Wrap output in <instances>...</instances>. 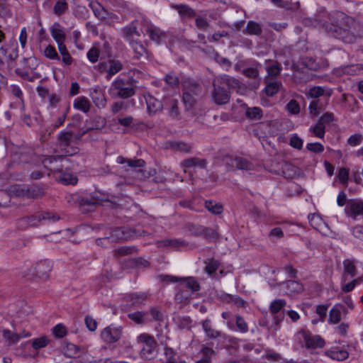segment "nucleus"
<instances>
[{
    "label": "nucleus",
    "instance_id": "46",
    "mask_svg": "<svg viewBox=\"0 0 363 363\" xmlns=\"http://www.w3.org/2000/svg\"><path fill=\"white\" fill-rule=\"evenodd\" d=\"M178 101L177 99H170L169 101V116L172 119H179V111L178 107Z\"/></svg>",
    "mask_w": 363,
    "mask_h": 363
},
{
    "label": "nucleus",
    "instance_id": "62",
    "mask_svg": "<svg viewBox=\"0 0 363 363\" xmlns=\"http://www.w3.org/2000/svg\"><path fill=\"white\" fill-rule=\"evenodd\" d=\"M349 356V353L346 350H333L331 351V357L333 359L343 361Z\"/></svg>",
    "mask_w": 363,
    "mask_h": 363
},
{
    "label": "nucleus",
    "instance_id": "19",
    "mask_svg": "<svg viewBox=\"0 0 363 363\" xmlns=\"http://www.w3.org/2000/svg\"><path fill=\"white\" fill-rule=\"evenodd\" d=\"M262 67L261 64L257 61H254L252 65L249 67H245L242 70V73L248 78L257 80L255 88L259 85L261 77L259 76V68Z\"/></svg>",
    "mask_w": 363,
    "mask_h": 363
},
{
    "label": "nucleus",
    "instance_id": "22",
    "mask_svg": "<svg viewBox=\"0 0 363 363\" xmlns=\"http://www.w3.org/2000/svg\"><path fill=\"white\" fill-rule=\"evenodd\" d=\"M266 86L264 91L268 96H273L278 93L280 88L282 86V84L280 81L274 80V79H269L268 77L264 78Z\"/></svg>",
    "mask_w": 363,
    "mask_h": 363
},
{
    "label": "nucleus",
    "instance_id": "23",
    "mask_svg": "<svg viewBox=\"0 0 363 363\" xmlns=\"http://www.w3.org/2000/svg\"><path fill=\"white\" fill-rule=\"evenodd\" d=\"M147 109L150 114H155L162 109L163 105L161 101L155 97L147 95L145 96Z\"/></svg>",
    "mask_w": 363,
    "mask_h": 363
},
{
    "label": "nucleus",
    "instance_id": "10",
    "mask_svg": "<svg viewBox=\"0 0 363 363\" xmlns=\"http://www.w3.org/2000/svg\"><path fill=\"white\" fill-rule=\"evenodd\" d=\"M226 164L230 167L228 170L233 169H241V170H252L254 169L253 164L246 158L242 157L231 156L226 157L225 159Z\"/></svg>",
    "mask_w": 363,
    "mask_h": 363
},
{
    "label": "nucleus",
    "instance_id": "28",
    "mask_svg": "<svg viewBox=\"0 0 363 363\" xmlns=\"http://www.w3.org/2000/svg\"><path fill=\"white\" fill-rule=\"evenodd\" d=\"M342 304H335L329 311V318L328 322L330 325L337 324L342 319Z\"/></svg>",
    "mask_w": 363,
    "mask_h": 363
},
{
    "label": "nucleus",
    "instance_id": "27",
    "mask_svg": "<svg viewBox=\"0 0 363 363\" xmlns=\"http://www.w3.org/2000/svg\"><path fill=\"white\" fill-rule=\"evenodd\" d=\"M3 337L8 342V345H16L21 338L30 336L29 333L20 335L12 333L8 329H4L2 333Z\"/></svg>",
    "mask_w": 363,
    "mask_h": 363
},
{
    "label": "nucleus",
    "instance_id": "58",
    "mask_svg": "<svg viewBox=\"0 0 363 363\" xmlns=\"http://www.w3.org/2000/svg\"><path fill=\"white\" fill-rule=\"evenodd\" d=\"M49 343V340L46 336L32 340V346L35 350H39L45 347Z\"/></svg>",
    "mask_w": 363,
    "mask_h": 363
},
{
    "label": "nucleus",
    "instance_id": "38",
    "mask_svg": "<svg viewBox=\"0 0 363 363\" xmlns=\"http://www.w3.org/2000/svg\"><path fill=\"white\" fill-rule=\"evenodd\" d=\"M117 162L119 164L126 163L128 167L132 168L143 167L145 164V162L143 159L131 160L123 157H118Z\"/></svg>",
    "mask_w": 363,
    "mask_h": 363
},
{
    "label": "nucleus",
    "instance_id": "5",
    "mask_svg": "<svg viewBox=\"0 0 363 363\" xmlns=\"http://www.w3.org/2000/svg\"><path fill=\"white\" fill-rule=\"evenodd\" d=\"M41 162L45 168L52 172H62L69 168V160L64 155L43 156Z\"/></svg>",
    "mask_w": 363,
    "mask_h": 363
},
{
    "label": "nucleus",
    "instance_id": "60",
    "mask_svg": "<svg viewBox=\"0 0 363 363\" xmlns=\"http://www.w3.org/2000/svg\"><path fill=\"white\" fill-rule=\"evenodd\" d=\"M206 240H214L218 239V235L216 230L211 228L203 227V235Z\"/></svg>",
    "mask_w": 363,
    "mask_h": 363
},
{
    "label": "nucleus",
    "instance_id": "47",
    "mask_svg": "<svg viewBox=\"0 0 363 363\" xmlns=\"http://www.w3.org/2000/svg\"><path fill=\"white\" fill-rule=\"evenodd\" d=\"M102 201L103 199L101 198L95 196H91L89 197L82 199L80 204L81 206H95L96 205H101Z\"/></svg>",
    "mask_w": 363,
    "mask_h": 363
},
{
    "label": "nucleus",
    "instance_id": "30",
    "mask_svg": "<svg viewBox=\"0 0 363 363\" xmlns=\"http://www.w3.org/2000/svg\"><path fill=\"white\" fill-rule=\"evenodd\" d=\"M201 324L206 337L209 339H217L221 337L222 333L212 328L210 319L203 320Z\"/></svg>",
    "mask_w": 363,
    "mask_h": 363
},
{
    "label": "nucleus",
    "instance_id": "14",
    "mask_svg": "<svg viewBox=\"0 0 363 363\" xmlns=\"http://www.w3.org/2000/svg\"><path fill=\"white\" fill-rule=\"evenodd\" d=\"M122 330L121 328L108 326L101 333V337L107 343L117 342L121 337Z\"/></svg>",
    "mask_w": 363,
    "mask_h": 363
},
{
    "label": "nucleus",
    "instance_id": "2",
    "mask_svg": "<svg viewBox=\"0 0 363 363\" xmlns=\"http://www.w3.org/2000/svg\"><path fill=\"white\" fill-rule=\"evenodd\" d=\"M121 36L128 43L131 48L134 59L140 60L141 57H145L149 60L152 57V55L147 48V42L140 40L141 34L138 31L136 23L134 21L121 28Z\"/></svg>",
    "mask_w": 363,
    "mask_h": 363
},
{
    "label": "nucleus",
    "instance_id": "34",
    "mask_svg": "<svg viewBox=\"0 0 363 363\" xmlns=\"http://www.w3.org/2000/svg\"><path fill=\"white\" fill-rule=\"evenodd\" d=\"M327 103H323L320 99L312 100L309 104V113L312 116H317L325 110Z\"/></svg>",
    "mask_w": 363,
    "mask_h": 363
},
{
    "label": "nucleus",
    "instance_id": "15",
    "mask_svg": "<svg viewBox=\"0 0 363 363\" xmlns=\"http://www.w3.org/2000/svg\"><path fill=\"white\" fill-rule=\"evenodd\" d=\"M183 91L199 96L202 94L201 84L195 79L189 78L182 82Z\"/></svg>",
    "mask_w": 363,
    "mask_h": 363
},
{
    "label": "nucleus",
    "instance_id": "6",
    "mask_svg": "<svg viewBox=\"0 0 363 363\" xmlns=\"http://www.w3.org/2000/svg\"><path fill=\"white\" fill-rule=\"evenodd\" d=\"M138 343H143L144 346L140 350V357L147 359L152 358L154 351L157 345L154 337L147 333H142L137 337Z\"/></svg>",
    "mask_w": 363,
    "mask_h": 363
},
{
    "label": "nucleus",
    "instance_id": "25",
    "mask_svg": "<svg viewBox=\"0 0 363 363\" xmlns=\"http://www.w3.org/2000/svg\"><path fill=\"white\" fill-rule=\"evenodd\" d=\"M179 283L184 288L189 289L191 293L197 292L201 289L200 284L194 277H181Z\"/></svg>",
    "mask_w": 363,
    "mask_h": 363
},
{
    "label": "nucleus",
    "instance_id": "55",
    "mask_svg": "<svg viewBox=\"0 0 363 363\" xmlns=\"http://www.w3.org/2000/svg\"><path fill=\"white\" fill-rule=\"evenodd\" d=\"M362 142L363 135L360 133H357L348 138L347 144L351 147H355L359 145Z\"/></svg>",
    "mask_w": 363,
    "mask_h": 363
},
{
    "label": "nucleus",
    "instance_id": "11",
    "mask_svg": "<svg viewBox=\"0 0 363 363\" xmlns=\"http://www.w3.org/2000/svg\"><path fill=\"white\" fill-rule=\"evenodd\" d=\"M300 333L303 337L306 348L315 349L324 347L325 342L320 335H313L310 332L303 330H301Z\"/></svg>",
    "mask_w": 363,
    "mask_h": 363
},
{
    "label": "nucleus",
    "instance_id": "61",
    "mask_svg": "<svg viewBox=\"0 0 363 363\" xmlns=\"http://www.w3.org/2000/svg\"><path fill=\"white\" fill-rule=\"evenodd\" d=\"M306 149L314 153H322L324 151V146L320 143H311L306 145Z\"/></svg>",
    "mask_w": 363,
    "mask_h": 363
},
{
    "label": "nucleus",
    "instance_id": "43",
    "mask_svg": "<svg viewBox=\"0 0 363 363\" xmlns=\"http://www.w3.org/2000/svg\"><path fill=\"white\" fill-rule=\"evenodd\" d=\"M58 180L60 183L65 185L68 184H76L77 183L78 179L77 177L73 174L67 172H62L59 176Z\"/></svg>",
    "mask_w": 363,
    "mask_h": 363
},
{
    "label": "nucleus",
    "instance_id": "32",
    "mask_svg": "<svg viewBox=\"0 0 363 363\" xmlns=\"http://www.w3.org/2000/svg\"><path fill=\"white\" fill-rule=\"evenodd\" d=\"M242 33L246 35L259 36L262 33V28L259 23L250 21L246 28L242 30Z\"/></svg>",
    "mask_w": 363,
    "mask_h": 363
},
{
    "label": "nucleus",
    "instance_id": "13",
    "mask_svg": "<svg viewBox=\"0 0 363 363\" xmlns=\"http://www.w3.org/2000/svg\"><path fill=\"white\" fill-rule=\"evenodd\" d=\"M52 265L49 260H40L35 263L33 268V273L40 279H46L49 277Z\"/></svg>",
    "mask_w": 363,
    "mask_h": 363
},
{
    "label": "nucleus",
    "instance_id": "37",
    "mask_svg": "<svg viewBox=\"0 0 363 363\" xmlns=\"http://www.w3.org/2000/svg\"><path fill=\"white\" fill-rule=\"evenodd\" d=\"M245 115L249 120L258 121L262 119L263 111L259 107H247Z\"/></svg>",
    "mask_w": 363,
    "mask_h": 363
},
{
    "label": "nucleus",
    "instance_id": "24",
    "mask_svg": "<svg viewBox=\"0 0 363 363\" xmlns=\"http://www.w3.org/2000/svg\"><path fill=\"white\" fill-rule=\"evenodd\" d=\"M106 121L105 118L96 116L90 122L86 121V129L82 131V135L92 130H100L106 125Z\"/></svg>",
    "mask_w": 363,
    "mask_h": 363
},
{
    "label": "nucleus",
    "instance_id": "35",
    "mask_svg": "<svg viewBox=\"0 0 363 363\" xmlns=\"http://www.w3.org/2000/svg\"><path fill=\"white\" fill-rule=\"evenodd\" d=\"M73 107L84 113H88L91 108V103L85 96H79L74 100Z\"/></svg>",
    "mask_w": 363,
    "mask_h": 363
},
{
    "label": "nucleus",
    "instance_id": "29",
    "mask_svg": "<svg viewBox=\"0 0 363 363\" xmlns=\"http://www.w3.org/2000/svg\"><path fill=\"white\" fill-rule=\"evenodd\" d=\"M147 295L145 292H135L127 294L125 299L127 302L130 303L131 306L141 305L147 299Z\"/></svg>",
    "mask_w": 363,
    "mask_h": 363
},
{
    "label": "nucleus",
    "instance_id": "9",
    "mask_svg": "<svg viewBox=\"0 0 363 363\" xmlns=\"http://www.w3.org/2000/svg\"><path fill=\"white\" fill-rule=\"evenodd\" d=\"M286 301L284 299L274 300L269 305V311L273 315V322L278 326L284 318V312L282 311Z\"/></svg>",
    "mask_w": 363,
    "mask_h": 363
},
{
    "label": "nucleus",
    "instance_id": "26",
    "mask_svg": "<svg viewBox=\"0 0 363 363\" xmlns=\"http://www.w3.org/2000/svg\"><path fill=\"white\" fill-rule=\"evenodd\" d=\"M50 33L57 43L65 41L66 35L60 23L55 22L52 24L50 28Z\"/></svg>",
    "mask_w": 363,
    "mask_h": 363
},
{
    "label": "nucleus",
    "instance_id": "16",
    "mask_svg": "<svg viewBox=\"0 0 363 363\" xmlns=\"http://www.w3.org/2000/svg\"><path fill=\"white\" fill-rule=\"evenodd\" d=\"M181 165L184 167V172H187V169L199 167L200 169H206L207 166V160L199 157H189L184 160Z\"/></svg>",
    "mask_w": 363,
    "mask_h": 363
},
{
    "label": "nucleus",
    "instance_id": "48",
    "mask_svg": "<svg viewBox=\"0 0 363 363\" xmlns=\"http://www.w3.org/2000/svg\"><path fill=\"white\" fill-rule=\"evenodd\" d=\"M52 332L55 337L61 339L67 334V328L62 323H58L52 328Z\"/></svg>",
    "mask_w": 363,
    "mask_h": 363
},
{
    "label": "nucleus",
    "instance_id": "8",
    "mask_svg": "<svg viewBox=\"0 0 363 363\" xmlns=\"http://www.w3.org/2000/svg\"><path fill=\"white\" fill-rule=\"evenodd\" d=\"M141 28L152 41L160 44L165 37V33L160 28L153 25L147 18H143L141 20Z\"/></svg>",
    "mask_w": 363,
    "mask_h": 363
},
{
    "label": "nucleus",
    "instance_id": "3",
    "mask_svg": "<svg viewBox=\"0 0 363 363\" xmlns=\"http://www.w3.org/2000/svg\"><path fill=\"white\" fill-rule=\"evenodd\" d=\"M136 89L135 79L118 77L111 84L108 93L113 98L127 99L135 94Z\"/></svg>",
    "mask_w": 363,
    "mask_h": 363
},
{
    "label": "nucleus",
    "instance_id": "64",
    "mask_svg": "<svg viewBox=\"0 0 363 363\" xmlns=\"http://www.w3.org/2000/svg\"><path fill=\"white\" fill-rule=\"evenodd\" d=\"M328 305H318L315 308V313L319 315V320L323 322L327 315Z\"/></svg>",
    "mask_w": 363,
    "mask_h": 363
},
{
    "label": "nucleus",
    "instance_id": "45",
    "mask_svg": "<svg viewBox=\"0 0 363 363\" xmlns=\"http://www.w3.org/2000/svg\"><path fill=\"white\" fill-rule=\"evenodd\" d=\"M205 263L206 265L204 270L210 276H212L220 267L219 261L214 259H210Z\"/></svg>",
    "mask_w": 363,
    "mask_h": 363
},
{
    "label": "nucleus",
    "instance_id": "33",
    "mask_svg": "<svg viewBox=\"0 0 363 363\" xmlns=\"http://www.w3.org/2000/svg\"><path fill=\"white\" fill-rule=\"evenodd\" d=\"M185 288L179 284L177 287V293L175 295V299L177 302L182 304H187L191 298V292L184 289Z\"/></svg>",
    "mask_w": 363,
    "mask_h": 363
},
{
    "label": "nucleus",
    "instance_id": "57",
    "mask_svg": "<svg viewBox=\"0 0 363 363\" xmlns=\"http://www.w3.org/2000/svg\"><path fill=\"white\" fill-rule=\"evenodd\" d=\"M286 284L291 293H300L303 290V285L296 281L289 280Z\"/></svg>",
    "mask_w": 363,
    "mask_h": 363
},
{
    "label": "nucleus",
    "instance_id": "52",
    "mask_svg": "<svg viewBox=\"0 0 363 363\" xmlns=\"http://www.w3.org/2000/svg\"><path fill=\"white\" fill-rule=\"evenodd\" d=\"M235 325L238 330L242 333H246L248 332V325L245 320L244 318L239 314L235 315Z\"/></svg>",
    "mask_w": 363,
    "mask_h": 363
},
{
    "label": "nucleus",
    "instance_id": "44",
    "mask_svg": "<svg viewBox=\"0 0 363 363\" xmlns=\"http://www.w3.org/2000/svg\"><path fill=\"white\" fill-rule=\"evenodd\" d=\"M164 79L166 84L173 89L177 88L179 84V77L174 72H169Z\"/></svg>",
    "mask_w": 363,
    "mask_h": 363
},
{
    "label": "nucleus",
    "instance_id": "39",
    "mask_svg": "<svg viewBox=\"0 0 363 363\" xmlns=\"http://www.w3.org/2000/svg\"><path fill=\"white\" fill-rule=\"evenodd\" d=\"M205 208L215 215H220L223 211V207L221 203L213 201L212 200H207L205 201Z\"/></svg>",
    "mask_w": 363,
    "mask_h": 363
},
{
    "label": "nucleus",
    "instance_id": "20",
    "mask_svg": "<svg viewBox=\"0 0 363 363\" xmlns=\"http://www.w3.org/2000/svg\"><path fill=\"white\" fill-rule=\"evenodd\" d=\"M89 96L96 107L104 108L106 106V99L105 95L99 86L90 89Z\"/></svg>",
    "mask_w": 363,
    "mask_h": 363
},
{
    "label": "nucleus",
    "instance_id": "51",
    "mask_svg": "<svg viewBox=\"0 0 363 363\" xmlns=\"http://www.w3.org/2000/svg\"><path fill=\"white\" fill-rule=\"evenodd\" d=\"M43 54L47 58H49L50 60H55L57 61L60 60V57L57 54L55 48L51 45H48V46H46V48L44 50Z\"/></svg>",
    "mask_w": 363,
    "mask_h": 363
},
{
    "label": "nucleus",
    "instance_id": "18",
    "mask_svg": "<svg viewBox=\"0 0 363 363\" xmlns=\"http://www.w3.org/2000/svg\"><path fill=\"white\" fill-rule=\"evenodd\" d=\"M130 236V231L125 228H116L111 230V235L106 239H108V241L117 242L127 240Z\"/></svg>",
    "mask_w": 363,
    "mask_h": 363
},
{
    "label": "nucleus",
    "instance_id": "40",
    "mask_svg": "<svg viewBox=\"0 0 363 363\" xmlns=\"http://www.w3.org/2000/svg\"><path fill=\"white\" fill-rule=\"evenodd\" d=\"M344 273L354 277L356 275L357 267L355 260L353 259H346L343 261Z\"/></svg>",
    "mask_w": 363,
    "mask_h": 363
},
{
    "label": "nucleus",
    "instance_id": "53",
    "mask_svg": "<svg viewBox=\"0 0 363 363\" xmlns=\"http://www.w3.org/2000/svg\"><path fill=\"white\" fill-rule=\"evenodd\" d=\"M136 252V248L132 246H123L114 250V256L120 257L133 254Z\"/></svg>",
    "mask_w": 363,
    "mask_h": 363
},
{
    "label": "nucleus",
    "instance_id": "42",
    "mask_svg": "<svg viewBox=\"0 0 363 363\" xmlns=\"http://www.w3.org/2000/svg\"><path fill=\"white\" fill-rule=\"evenodd\" d=\"M123 69V65L119 60H109L108 67V76H106L107 79L115 75Z\"/></svg>",
    "mask_w": 363,
    "mask_h": 363
},
{
    "label": "nucleus",
    "instance_id": "63",
    "mask_svg": "<svg viewBox=\"0 0 363 363\" xmlns=\"http://www.w3.org/2000/svg\"><path fill=\"white\" fill-rule=\"evenodd\" d=\"M22 64L23 67L22 69H35L37 64L35 57H25L23 59Z\"/></svg>",
    "mask_w": 363,
    "mask_h": 363
},
{
    "label": "nucleus",
    "instance_id": "50",
    "mask_svg": "<svg viewBox=\"0 0 363 363\" xmlns=\"http://www.w3.org/2000/svg\"><path fill=\"white\" fill-rule=\"evenodd\" d=\"M335 121V116L331 112H326L323 114L318 121V123L325 128Z\"/></svg>",
    "mask_w": 363,
    "mask_h": 363
},
{
    "label": "nucleus",
    "instance_id": "31",
    "mask_svg": "<svg viewBox=\"0 0 363 363\" xmlns=\"http://www.w3.org/2000/svg\"><path fill=\"white\" fill-rule=\"evenodd\" d=\"M172 7L178 11L182 18H193L196 16V13L194 9L187 5L177 4Z\"/></svg>",
    "mask_w": 363,
    "mask_h": 363
},
{
    "label": "nucleus",
    "instance_id": "59",
    "mask_svg": "<svg viewBox=\"0 0 363 363\" xmlns=\"http://www.w3.org/2000/svg\"><path fill=\"white\" fill-rule=\"evenodd\" d=\"M349 172L350 170L347 167L340 168L337 177L342 184L346 185L347 184L349 179Z\"/></svg>",
    "mask_w": 363,
    "mask_h": 363
},
{
    "label": "nucleus",
    "instance_id": "4",
    "mask_svg": "<svg viewBox=\"0 0 363 363\" xmlns=\"http://www.w3.org/2000/svg\"><path fill=\"white\" fill-rule=\"evenodd\" d=\"M82 136V134L77 135L71 131L62 130L57 135V146L65 156L76 155L79 151L76 144Z\"/></svg>",
    "mask_w": 363,
    "mask_h": 363
},
{
    "label": "nucleus",
    "instance_id": "54",
    "mask_svg": "<svg viewBox=\"0 0 363 363\" xmlns=\"http://www.w3.org/2000/svg\"><path fill=\"white\" fill-rule=\"evenodd\" d=\"M325 94V89L322 86H313L308 92V96L314 99H319V98Z\"/></svg>",
    "mask_w": 363,
    "mask_h": 363
},
{
    "label": "nucleus",
    "instance_id": "49",
    "mask_svg": "<svg viewBox=\"0 0 363 363\" xmlns=\"http://www.w3.org/2000/svg\"><path fill=\"white\" fill-rule=\"evenodd\" d=\"M197 96H195L192 94H189L188 92L183 91L182 100L188 108L193 107L196 103Z\"/></svg>",
    "mask_w": 363,
    "mask_h": 363
},
{
    "label": "nucleus",
    "instance_id": "41",
    "mask_svg": "<svg viewBox=\"0 0 363 363\" xmlns=\"http://www.w3.org/2000/svg\"><path fill=\"white\" fill-rule=\"evenodd\" d=\"M69 9L68 4L65 0H57L53 7V13L58 16L64 15Z\"/></svg>",
    "mask_w": 363,
    "mask_h": 363
},
{
    "label": "nucleus",
    "instance_id": "56",
    "mask_svg": "<svg viewBox=\"0 0 363 363\" xmlns=\"http://www.w3.org/2000/svg\"><path fill=\"white\" fill-rule=\"evenodd\" d=\"M309 131L315 137L323 139L325 136V128L317 122L315 125L309 128Z\"/></svg>",
    "mask_w": 363,
    "mask_h": 363
},
{
    "label": "nucleus",
    "instance_id": "36",
    "mask_svg": "<svg viewBox=\"0 0 363 363\" xmlns=\"http://www.w3.org/2000/svg\"><path fill=\"white\" fill-rule=\"evenodd\" d=\"M161 246L176 249L188 246V242L183 239H165L160 242Z\"/></svg>",
    "mask_w": 363,
    "mask_h": 363
},
{
    "label": "nucleus",
    "instance_id": "1",
    "mask_svg": "<svg viewBox=\"0 0 363 363\" xmlns=\"http://www.w3.org/2000/svg\"><path fill=\"white\" fill-rule=\"evenodd\" d=\"M353 23V18L336 11L328 15V21L323 22L322 26L328 34L347 43H352L355 40V36L350 30Z\"/></svg>",
    "mask_w": 363,
    "mask_h": 363
},
{
    "label": "nucleus",
    "instance_id": "21",
    "mask_svg": "<svg viewBox=\"0 0 363 363\" xmlns=\"http://www.w3.org/2000/svg\"><path fill=\"white\" fill-rule=\"evenodd\" d=\"M166 148L174 152L186 154L191 151L192 146L184 141H169L166 143Z\"/></svg>",
    "mask_w": 363,
    "mask_h": 363
},
{
    "label": "nucleus",
    "instance_id": "17",
    "mask_svg": "<svg viewBox=\"0 0 363 363\" xmlns=\"http://www.w3.org/2000/svg\"><path fill=\"white\" fill-rule=\"evenodd\" d=\"M265 70L267 73V77L269 79H274L278 77L282 70L281 65L274 60H266L264 62Z\"/></svg>",
    "mask_w": 363,
    "mask_h": 363
},
{
    "label": "nucleus",
    "instance_id": "7",
    "mask_svg": "<svg viewBox=\"0 0 363 363\" xmlns=\"http://www.w3.org/2000/svg\"><path fill=\"white\" fill-rule=\"evenodd\" d=\"M213 86V90L211 93L212 100L218 105L228 104L230 98L228 89L223 86L218 79H214Z\"/></svg>",
    "mask_w": 363,
    "mask_h": 363
},
{
    "label": "nucleus",
    "instance_id": "12",
    "mask_svg": "<svg viewBox=\"0 0 363 363\" xmlns=\"http://www.w3.org/2000/svg\"><path fill=\"white\" fill-rule=\"evenodd\" d=\"M347 216L355 219L358 216L363 215V201L350 199L347 201L345 208Z\"/></svg>",
    "mask_w": 363,
    "mask_h": 363
}]
</instances>
